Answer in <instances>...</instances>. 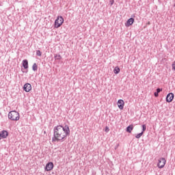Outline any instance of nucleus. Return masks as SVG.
I'll return each instance as SVG.
<instances>
[{"mask_svg":"<svg viewBox=\"0 0 175 175\" xmlns=\"http://www.w3.org/2000/svg\"><path fill=\"white\" fill-rule=\"evenodd\" d=\"M70 136V129L69 126L57 125L53 128V137H52L53 143L55 142H65V139Z\"/></svg>","mask_w":175,"mask_h":175,"instance_id":"nucleus-1","label":"nucleus"},{"mask_svg":"<svg viewBox=\"0 0 175 175\" xmlns=\"http://www.w3.org/2000/svg\"><path fill=\"white\" fill-rule=\"evenodd\" d=\"M8 118L11 121H18L20 120V113L17 111H11L8 113Z\"/></svg>","mask_w":175,"mask_h":175,"instance_id":"nucleus-2","label":"nucleus"},{"mask_svg":"<svg viewBox=\"0 0 175 175\" xmlns=\"http://www.w3.org/2000/svg\"><path fill=\"white\" fill-rule=\"evenodd\" d=\"M64 24V17L58 16L57 19L55 21L54 27L55 28H59L61 25Z\"/></svg>","mask_w":175,"mask_h":175,"instance_id":"nucleus-3","label":"nucleus"},{"mask_svg":"<svg viewBox=\"0 0 175 175\" xmlns=\"http://www.w3.org/2000/svg\"><path fill=\"white\" fill-rule=\"evenodd\" d=\"M165 165H166V159H165V158H160L157 163L159 169H162L163 167H165Z\"/></svg>","mask_w":175,"mask_h":175,"instance_id":"nucleus-4","label":"nucleus"},{"mask_svg":"<svg viewBox=\"0 0 175 175\" xmlns=\"http://www.w3.org/2000/svg\"><path fill=\"white\" fill-rule=\"evenodd\" d=\"M53 168H54V163L53 162H49L48 163H46L44 167V170L45 172H50L51 170H53Z\"/></svg>","mask_w":175,"mask_h":175,"instance_id":"nucleus-5","label":"nucleus"},{"mask_svg":"<svg viewBox=\"0 0 175 175\" xmlns=\"http://www.w3.org/2000/svg\"><path fill=\"white\" fill-rule=\"evenodd\" d=\"M173 99H174V94L169 93L166 96V102L170 103V102L173 101Z\"/></svg>","mask_w":175,"mask_h":175,"instance_id":"nucleus-6","label":"nucleus"},{"mask_svg":"<svg viewBox=\"0 0 175 175\" xmlns=\"http://www.w3.org/2000/svg\"><path fill=\"white\" fill-rule=\"evenodd\" d=\"M8 136H9V133L8 132V131L3 130L1 132H0V140L1 137H2V139H6Z\"/></svg>","mask_w":175,"mask_h":175,"instance_id":"nucleus-7","label":"nucleus"},{"mask_svg":"<svg viewBox=\"0 0 175 175\" xmlns=\"http://www.w3.org/2000/svg\"><path fill=\"white\" fill-rule=\"evenodd\" d=\"M23 90L25 91V92H29V91L32 90V86L30 83H25L23 86Z\"/></svg>","mask_w":175,"mask_h":175,"instance_id":"nucleus-8","label":"nucleus"},{"mask_svg":"<svg viewBox=\"0 0 175 175\" xmlns=\"http://www.w3.org/2000/svg\"><path fill=\"white\" fill-rule=\"evenodd\" d=\"M124 105H125L124 100L120 99L118 100V106L120 110H124Z\"/></svg>","mask_w":175,"mask_h":175,"instance_id":"nucleus-9","label":"nucleus"},{"mask_svg":"<svg viewBox=\"0 0 175 175\" xmlns=\"http://www.w3.org/2000/svg\"><path fill=\"white\" fill-rule=\"evenodd\" d=\"M133 23H135V18H130L129 20H127V21L125 23L126 27H131V25H132V24H133Z\"/></svg>","mask_w":175,"mask_h":175,"instance_id":"nucleus-10","label":"nucleus"},{"mask_svg":"<svg viewBox=\"0 0 175 175\" xmlns=\"http://www.w3.org/2000/svg\"><path fill=\"white\" fill-rule=\"evenodd\" d=\"M132 131H133V124H130L126 127V131L128 132V133H132Z\"/></svg>","mask_w":175,"mask_h":175,"instance_id":"nucleus-11","label":"nucleus"},{"mask_svg":"<svg viewBox=\"0 0 175 175\" xmlns=\"http://www.w3.org/2000/svg\"><path fill=\"white\" fill-rule=\"evenodd\" d=\"M22 65L24 69H28V60L27 59L23 60Z\"/></svg>","mask_w":175,"mask_h":175,"instance_id":"nucleus-12","label":"nucleus"},{"mask_svg":"<svg viewBox=\"0 0 175 175\" xmlns=\"http://www.w3.org/2000/svg\"><path fill=\"white\" fill-rule=\"evenodd\" d=\"M120 71L121 69H120V67L118 66L115 67V68L113 69V72L115 75H118V73H120Z\"/></svg>","mask_w":175,"mask_h":175,"instance_id":"nucleus-13","label":"nucleus"},{"mask_svg":"<svg viewBox=\"0 0 175 175\" xmlns=\"http://www.w3.org/2000/svg\"><path fill=\"white\" fill-rule=\"evenodd\" d=\"M32 70H33V72H36V70H38V64H36V63H34L33 64Z\"/></svg>","mask_w":175,"mask_h":175,"instance_id":"nucleus-14","label":"nucleus"},{"mask_svg":"<svg viewBox=\"0 0 175 175\" xmlns=\"http://www.w3.org/2000/svg\"><path fill=\"white\" fill-rule=\"evenodd\" d=\"M55 59H57L58 61H61L62 59V57H61V55H55L54 57Z\"/></svg>","mask_w":175,"mask_h":175,"instance_id":"nucleus-15","label":"nucleus"},{"mask_svg":"<svg viewBox=\"0 0 175 175\" xmlns=\"http://www.w3.org/2000/svg\"><path fill=\"white\" fill-rule=\"evenodd\" d=\"M142 135H144V133L143 132H141V133L137 134V135H135L136 139H140V137H141Z\"/></svg>","mask_w":175,"mask_h":175,"instance_id":"nucleus-16","label":"nucleus"},{"mask_svg":"<svg viewBox=\"0 0 175 175\" xmlns=\"http://www.w3.org/2000/svg\"><path fill=\"white\" fill-rule=\"evenodd\" d=\"M36 55H38V57H42V52L40 51V50L36 51Z\"/></svg>","mask_w":175,"mask_h":175,"instance_id":"nucleus-17","label":"nucleus"},{"mask_svg":"<svg viewBox=\"0 0 175 175\" xmlns=\"http://www.w3.org/2000/svg\"><path fill=\"white\" fill-rule=\"evenodd\" d=\"M146 129H147V126H146V124H143L142 125V131L143 133H144V132H146Z\"/></svg>","mask_w":175,"mask_h":175,"instance_id":"nucleus-18","label":"nucleus"},{"mask_svg":"<svg viewBox=\"0 0 175 175\" xmlns=\"http://www.w3.org/2000/svg\"><path fill=\"white\" fill-rule=\"evenodd\" d=\"M161 91H162V88H158L157 89V92L159 93V92H161Z\"/></svg>","mask_w":175,"mask_h":175,"instance_id":"nucleus-19","label":"nucleus"},{"mask_svg":"<svg viewBox=\"0 0 175 175\" xmlns=\"http://www.w3.org/2000/svg\"><path fill=\"white\" fill-rule=\"evenodd\" d=\"M154 96H155V98H158V96H159V93H157V92H155Z\"/></svg>","mask_w":175,"mask_h":175,"instance_id":"nucleus-20","label":"nucleus"},{"mask_svg":"<svg viewBox=\"0 0 175 175\" xmlns=\"http://www.w3.org/2000/svg\"><path fill=\"white\" fill-rule=\"evenodd\" d=\"M113 3H114V1H109L110 6H112L113 5Z\"/></svg>","mask_w":175,"mask_h":175,"instance_id":"nucleus-21","label":"nucleus"},{"mask_svg":"<svg viewBox=\"0 0 175 175\" xmlns=\"http://www.w3.org/2000/svg\"><path fill=\"white\" fill-rule=\"evenodd\" d=\"M172 69L175 70V61L172 64Z\"/></svg>","mask_w":175,"mask_h":175,"instance_id":"nucleus-22","label":"nucleus"},{"mask_svg":"<svg viewBox=\"0 0 175 175\" xmlns=\"http://www.w3.org/2000/svg\"><path fill=\"white\" fill-rule=\"evenodd\" d=\"M109 131H110V129H109V128L107 126L105 127V132H109Z\"/></svg>","mask_w":175,"mask_h":175,"instance_id":"nucleus-23","label":"nucleus"},{"mask_svg":"<svg viewBox=\"0 0 175 175\" xmlns=\"http://www.w3.org/2000/svg\"><path fill=\"white\" fill-rule=\"evenodd\" d=\"M21 70H22L23 73H28V70H27L26 71H23V68H21Z\"/></svg>","mask_w":175,"mask_h":175,"instance_id":"nucleus-24","label":"nucleus"},{"mask_svg":"<svg viewBox=\"0 0 175 175\" xmlns=\"http://www.w3.org/2000/svg\"><path fill=\"white\" fill-rule=\"evenodd\" d=\"M131 17H135V15H132Z\"/></svg>","mask_w":175,"mask_h":175,"instance_id":"nucleus-25","label":"nucleus"},{"mask_svg":"<svg viewBox=\"0 0 175 175\" xmlns=\"http://www.w3.org/2000/svg\"><path fill=\"white\" fill-rule=\"evenodd\" d=\"M174 7H175V4H174Z\"/></svg>","mask_w":175,"mask_h":175,"instance_id":"nucleus-26","label":"nucleus"}]
</instances>
